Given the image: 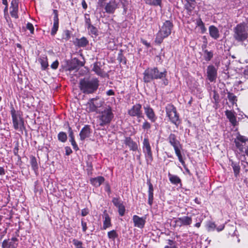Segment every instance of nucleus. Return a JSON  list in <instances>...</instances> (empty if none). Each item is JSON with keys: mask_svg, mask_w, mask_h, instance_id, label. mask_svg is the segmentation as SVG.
Wrapping results in <instances>:
<instances>
[{"mask_svg": "<svg viewBox=\"0 0 248 248\" xmlns=\"http://www.w3.org/2000/svg\"><path fill=\"white\" fill-rule=\"evenodd\" d=\"M101 63L100 62H96L93 64V71H94L97 75L103 77L104 72L101 68Z\"/></svg>", "mask_w": 248, "mask_h": 248, "instance_id": "27", "label": "nucleus"}, {"mask_svg": "<svg viewBox=\"0 0 248 248\" xmlns=\"http://www.w3.org/2000/svg\"><path fill=\"white\" fill-rule=\"evenodd\" d=\"M84 18H85V24L86 27L87 28V27H90V26L92 25L91 24V21L90 18V16L88 14H85L84 15Z\"/></svg>", "mask_w": 248, "mask_h": 248, "instance_id": "46", "label": "nucleus"}, {"mask_svg": "<svg viewBox=\"0 0 248 248\" xmlns=\"http://www.w3.org/2000/svg\"><path fill=\"white\" fill-rule=\"evenodd\" d=\"M145 3L151 6H161L162 0H144Z\"/></svg>", "mask_w": 248, "mask_h": 248, "instance_id": "33", "label": "nucleus"}, {"mask_svg": "<svg viewBox=\"0 0 248 248\" xmlns=\"http://www.w3.org/2000/svg\"><path fill=\"white\" fill-rule=\"evenodd\" d=\"M10 112L14 129L23 133V130L26 129L23 118L13 106L11 108Z\"/></svg>", "mask_w": 248, "mask_h": 248, "instance_id": "6", "label": "nucleus"}, {"mask_svg": "<svg viewBox=\"0 0 248 248\" xmlns=\"http://www.w3.org/2000/svg\"><path fill=\"white\" fill-rule=\"evenodd\" d=\"M207 74L208 79L210 82L215 81L217 78V70L214 66L209 65L207 69Z\"/></svg>", "mask_w": 248, "mask_h": 248, "instance_id": "11", "label": "nucleus"}, {"mask_svg": "<svg viewBox=\"0 0 248 248\" xmlns=\"http://www.w3.org/2000/svg\"><path fill=\"white\" fill-rule=\"evenodd\" d=\"M97 100V98H93L89 100L86 104V110L87 112H92L96 111L97 108L100 107L99 104L95 102Z\"/></svg>", "mask_w": 248, "mask_h": 248, "instance_id": "12", "label": "nucleus"}, {"mask_svg": "<svg viewBox=\"0 0 248 248\" xmlns=\"http://www.w3.org/2000/svg\"><path fill=\"white\" fill-rule=\"evenodd\" d=\"M168 176L170 182L174 185H178L180 184L181 185V180L180 178L177 175H174L169 173Z\"/></svg>", "mask_w": 248, "mask_h": 248, "instance_id": "29", "label": "nucleus"}, {"mask_svg": "<svg viewBox=\"0 0 248 248\" xmlns=\"http://www.w3.org/2000/svg\"><path fill=\"white\" fill-rule=\"evenodd\" d=\"M207 227L208 230L209 231H210L213 230L215 228L216 225L214 222H208V223L207 224Z\"/></svg>", "mask_w": 248, "mask_h": 248, "instance_id": "51", "label": "nucleus"}, {"mask_svg": "<svg viewBox=\"0 0 248 248\" xmlns=\"http://www.w3.org/2000/svg\"><path fill=\"white\" fill-rule=\"evenodd\" d=\"M53 12L54 15L53 18L54 22L53 26L51 31V34L54 36L56 33L59 28V18L58 11L54 9L53 10Z\"/></svg>", "mask_w": 248, "mask_h": 248, "instance_id": "16", "label": "nucleus"}, {"mask_svg": "<svg viewBox=\"0 0 248 248\" xmlns=\"http://www.w3.org/2000/svg\"><path fill=\"white\" fill-rule=\"evenodd\" d=\"M196 25L200 28L202 33H204L206 31L204 24L201 18H200L196 20Z\"/></svg>", "mask_w": 248, "mask_h": 248, "instance_id": "40", "label": "nucleus"}, {"mask_svg": "<svg viewBox=\"0 0 248 248\" xmlns=\"http://www.w3.org/2000/svg\"><path fill=\"white\" fill-rule=\"evenodd\" d=\"M213 98H214V99L215 100V102L216 103H218V100H219V94L215 90L213 91Z\"/></svg>", "mask_w": 248, "mask_h": 248, "instance_id": "53", "label": "nucleus"}, {"mask_svg": "<svg viewBox=\"0 0 248 248\" xmlns=\"http://www.w3.org/2000/svg\"><path fill=\"white\" fill-rule=\"evenodd\" d=\"M39 61L40 62L42 69L45 70L48 66L47 59L46 57H42L39 59Z\"/></svg>", "mask_w": 248, "mask_h": 248, "instance_id": "38", "label": "nucleus"}, {"mask_svg": "<svg viewBox=\"0 0 248 248\" xmlns=\"http://www.w3.org/2000/svg\"><path fill=\"white\" fill-rule=\"evenodd\" d=\"M196 6V2L194 0H186L185 4V8L187 11L189 15L191 14L192 11L194 9Z\"/></svg>", "mask_w": 248, "mask_h": 248, "instance_id": "23", "label": "nucleus"}, {"mask_svg": "<svg viewBox=\"0 0 248 248\" xmlns=\"http://www.w3.org/2000/svg\"><path fill=\"white\" fill-rule=\"evenodd\" d=\"M117 8V4L115 0H111L107 3L105 6L106 12L108 14H113Z\"/></svg>", "mask_w": 248, "mask_h": 248, "instance_id": "21", "label": "nucleus"}, {"mask_svg": "<svg viewBox=\"0 0 248 248\" xmlns=\"http://www.w3.org/2000/svg\"><path fill=\"white\" fill-rule=\"evenodd\" d=\"M204 52V58L206 61H209L213 57V54L212 51H208L207 49L203 50Z\"/></svg>", "mask_w": 248, "mask_h": 248, "instance_id": "41", "label": "nucleus"}, {"mask_svg": "<svg viewBox=\"0 0 248 248\" xmlns=\"http://www.w3.org/2000/svg\"><path fill=\"white\" fill-rule=\"evenodd\" d=\"M69 141L71 142L72 145L73 147V148L75 150H78V146L74 138L70 139Z\"/></svg>", "mask_w": 248, "mask_h": 248, "instance_id": "54", "label": "nucleus"}, {"mask_svg": "<svg viewBox=\"0 0 248 248\" xmlns=\"http://www.w3.org/2000/svg\"><path fill=\"white\" fill-rule=\"evenodd\" d=\"M230 161H231V165L233 169L234 175L236 177H237L239 174L240 170V167L239 165V162H235L232 160H230Z\"/></svg>", "mask_w": 248, "mask_h": 248, "instance_id": "30", "label": "nucleus"}, {"mask_svg": "<svg viewBox=\"0 0 248 248\" xmlns=\"http://www.w3.org/2000/svg\"><path fill=\"white\" fill-rule=\"evenodd\" d=\"M167 75V71L164 69L160 72L157 67L148 68L143 73V81L145 83L150 82L152 80L158 79H163Z\"/></svg>", "mask_w": 248, "mask_h": 248, "instance_id": "2", "label": "nucleus"}, {"mask_svg": "<svg viewBox=\"0 0 248 248\" xmlns=\"http://www.w3.org/2000/svg\"><path fill=\"white\" fill-rule=\"evenodd\" d=\"M128 114L132 117H137L138 118H143L141 111V105L140 104L134 105L128 111Z\"/></svg>", "mask_w": 248, "mask_h": 248, "instance_id": "10", "label": "nucleus"}, {"mask_svg": "<svg viewBox=\"0 0 248 248\" xmlns=\"http://www.w3.org/2000/svg\"><path fill=\"white\" fill-rule=\"evenodd\" d=\"M108 238L114 240L115 238L118 237V234L115 230H112L108 232Z\"/></svg>", "mask_w": 248, "mask_h": 248, "instance_id": "43", "label": "nucleus"}, {"mask_svg": "<svg viewBox=\"0 0 248 248\" xmlns=\"http://www.w3.org/2000/svg\"><path fill=\"white\" fill-rule=\"evenodd\" d=\"M145 219V217H140L137 215L133 216V221L134 224V226L139 228H143L146 222Z\"/></svg>", "mask_w": 248, "mask_h": 248, "instance_id": "18", "label": "nucleus"}, {"mask_svg": "<svg viewBox=\"0 0 248 248\" xmlns=\"http://www.w3.org/2000/svg\"><path fill=\"white\" fill-rule=\"evenodd\" d=\"M210 35L214 39H217L219 37V31L218 29L213 26H210L209 28Z\"/></svg>", "mask_w": 248, "mask_h": 248, "instance_id": "24", "label": "nucleus"}, {"mask_svg": "<svg viewBox=\"0 0 248 248\" xmlns=\"http://www.w3.org/2000/svg\"><path fill=\"white\" fill-rule=\"evenodd\" d=\"M70 37L71 34L70 31L68 30L65 31L62 35V39L67 41L70 38Z\"/></svg>", "mask_w": 248, "mask_h": 248, "instance_id": "48", "label": "nucleus"}, {"mask_svg": "<svg viewBox=\"0 0 248 248\" xmlns=\"http://www.w3.org/2000/svg\"><path fill=\"white\" fill-rule=\"evenodd\" d=\"M151 128V124L147 120H144L142 125V128L144 130L148 131Z\"/></svg>", "mask_w": 248, "mask_h": 248, "instance_id": "45", "label": "nucleus"}, {"mask_svg": "<svg viewBox=\"0 0 248 248\" xmlns=\"http://www.w3.org/2000/svg\"><path fill=\"white\" fill-rule=\"evenodd\" d=\"M182 164V165L183 166L184 168H185L186 171V172L187 173V174L191 176L192 174L190 171V170L188 169L187 168H186V164H185V161H184L183 159L182 158V162H180Z\"/></svg>", "mask_w": 248, "mask_h": 248, "instance_id": "55", "label": "nucleus"}, {"mask_svg": "<svg viewBox=\"0 0 248 248\" xmlns=\"http://www.w3.org/2000/svg\"><path fill=\"white\" fill-rule=\"evenodd\" d=\"M26 28L30 31L31 34L34 33V27L31 23L28 22L27 24Z\"/></svg>", "mask_w": 248, "mask_h": 248, "instance_id": "52", "label": "nucleus"}, {"mask_svg": "<svg viewBox=\"0 0 248 248\" xmlns=\"http://www.w3.org/2000/svg\"><path fill=\"white\" fill-rule=\"evenodd\" d=\"M113 117L114 114L110 106L106 107L103 110L99 112L97 117L98 125L104 127L109 125Z\"/></svg>", "mask_w": 248, "mask_h": 248, "instance_id": "5", "label": "nucleus"}, {"mask_svg": "<svg viewBox=\"0 0 248 248\" xmlns=\"http://www.w3.org/2000/svg\"><path fill=\"white\" fill-rule=\"evenodd\" d=\"M59 65V62L58 61H55L51 65V68L53 69H56Z\"/></svg>", "mask_w": 248, "mask_h": 248, "instance_id": "57", "label": "nucleus"}, {"mask_svg": "<svg viewBox=\"0 0 248 248\" xmlns=\"http://www.w3.org/2000/svg\"><path fill=\"white\" fill-rule=\"evenodd\" d=\"M81 4L82 6V7L84 9H86L87 8V4H86V2L85 0H82Z\"/></svg>", "mask_w": 248, "mask_h": 248, "instance_id": "63", "label": "nucleus"}, {"mask_svg": "<svg viewBox=\"0 0 248 248\" xmlns=\"http://www.w3.org/2000/svg\"><path fill=\"white\" fill-rule=\"evenodd\" d=\"M9 239H5L2 242L1 245L2 248H12L13 246H16V244L12 241L9 242Z\"/></svg>", "mask_w": 248, "mask_h": 248, "instance_id": "35", "label": "nucleus"}, {"mask_svg": "<svg viewBox=\"0 0 248 248\" xmlns=\"http://www.w3.org/2000/svg\"><path fill=\"white\" fill-rule=\"evenodd\" d=\"M99 86V80L96 78H83L79 83L80 91L85 94H91L95 93Z\"/></svg>", "mask_w": 248, "mask_h": 248, "instance_id": "1", "label": "nucleus"}, {"mask_svg": "<svg viewBox=\"0 0 248 248\" xmlns=\"http://www.w3.org/2000/svg\"><path fill=\"white\" fill-rule=\"evenodd\" d=\"M89 43V41L85 37H82L79 39H78L77 44L79 47H85Z\"/></svg>", "mask_w": 248, "mask_h": 248, "instance_id": "34", "label": "nucleus"}, {"mask_svg": "<svg viewBox=\"0 0 248 248\" xmlns=\"http://www.w3.org/2000/svg\"><path fill=\"white\" fill-rule=\"evenodd\" d=\"M225 115H226L227 118L229 120L233 126H235L237 124V120L235 116L234 113L230 110H226L225 111Z\"/></svg>", "mask_w": 248, "mask_h": 248, "instance_id": "25", "label": "nucleus"}, {"mask_svg": "<svg viewBox=\"0 0 248 248\" xmlns=\"http://www.w3.org/2000/svg\"><path fill=\"white\" fill-rule=\"evenodd\" d=\"M89 213V210L87 208H84L81 210V215L83 217L86 216Z\"/></svg>", "mask_w": 248, "mask_h": 248, "instance_id": "59", "label": "nucleus"}, {"mask_svg": "<svg viewBox=\"0 0 248 248\" xmlns=\"http://www.w3.org/2000/svg\"><path fill=\"white\" fill-rule=\"evenodd\" d=\"M104 181L105 179L102 176H98L90 179L91 183L95 187L99 186L104 182Z\"/></svg>", "mask_w": 248, "mask_h": 248, "instance_id": "26", "label": "nucleus"}, {"mask_svg": "<svg viewBox=\"0 0 248 248\" xmlns=\"http://www.w3.org/2000/svg\"><path fill=\"white\" fill-rule=\"evenodd\" d=\"M106 94L108 96L114 95L115 94V93L113 90L110 89L106 92Z\"/></svg>", "mask_w": 248, "mask_h": 248, "instance_id": "62", "label": "nucleus"}, {"mask_svg": "<svg viewBox=\"0 0 248 248\" xmlns=\"http://www.w3.org/2000/svg\"><path fill=\"white\" fill-rule=\"evenodd\" d=\"M124 143L129 147L130 150L135 151L138 150L137 144L130 137L125 138Z\"/></svg>", "mask_w": 248, "mask_h": 248, "instance_id": "22", "label": "nucleus"}, {"mask_svg": "<svg viewBox=\"0 0 248 248\" xmlns=\"http://www.w3.org/2000/svg\"><path fill=\"white\" fill-rule=\"evenodd\" d=\"M173 24L170 20H166L159 28V30L156 35L155 42L160 44L164 38L168 37L171 32Z\"/></svg>", "mask_w": 248, "mask_h": 248, "instance_id": "4", "label": "nucleus"}, {"mask_svg": "<svg viewBox=\"0 0 248 248\" xmlns=\"http://www.w3.org/2000/svg\"><path fill=\"white\" fill-rule=\"evenodd\" d=\"M92 132L90 126L89 125H85L81 129L79 133L80 139L81 140H84L86 138H89Z\"/></svg>", "mask_w": 248, "mask_h": 248, "instance_id": "17", "label": "nucleus"}, {"mask_svg": "<svg viewBox=\"0 0 248 248\" xmlns=\"http://www.w3.org/2000/svg\"><path fill=\"white\" fill-rule=\"evenodd\" d=\"M165 108L167 116L168 117L171 123L173 124L176 127H178L180 123V121L175 107L172 105L168 104Z\"/></svg>", "mask_w": 248, "mask_h": 248, "instance_id": "7", "label": "nucleus"}, {"mask_svg": "<svg viewBox=\"0 0 248 248\" xmlns=\"http://www.w3.org/2000/svg\"><path fill=\"white\" fill-rule=\"evenodd\" d=\"M72 242L76 248H83L82 247V242L81 241L74 239L73 240Z\"/></svg>", "mask_w": 248, "mask_h": 248, "instance_id": "47", "label": "nucleus"}, {"mask_svg": "<svg viewBox=\"0 0 248 248\" xmlns=\"http://www.w3.org/2000/svg\"><path fill=\"white\" fill-rule=\"evenodd\" d=\"M30 158V164L31 165V168L34 170V172L36 174L38 170V166L36 159L33 156H31Z\"/></svg>", "mask_w": 248, "mask_h": 248, "instance_id": "32", "label": "nucleus"}, {"mask_svg": "<svg viewBox=\"0 0 248 248\" xmlns=\"http://www.w3.org/2000/svg\"><path fill=\"white\" fill-rule=\"evenodd\" d=\"M233 38L239 43H243L248 39V26L246 23H239L233 28Z\"/></svg>", "mask_w": 248, "mask_h": 248, "instance_id": "3", "label": "nucleus"}, {"mask_svg": "<svg viewBox=\"0 0 248 248\" xmlns=\"http://www.w3.org/2000/svg\"><path fill=\"white\" fill-rule=\"evenodd\" d=\"M147 184L148 186V202L150 205H152L154 200V188L150 179L147 180Z\"/></svg>", "mask_w": 248, "mask_h": 248, "instance_id": "20", "label": "nucleus"}, {"mask_svg": "<svg viewBox=\"0 0 248 248\" xmlns=\"http://www.w3.org/2000/svg\"><path fill=\"white\" fill-rule=\"evenodd\" d=\"M87 28L89 31V32L90 34L94 35L95 36L98 35V30L95 27H94L93 25L90 26V27H87Z\"/></svg>", "mask_w": 248, "mask_h": 248, "instance_id": "42", "label": "nucleus"}, {"mask_svg": "<svg viewBox=\"0 0 248 248\" xmlns=\"http://www.w3.org/2000/svg\"><path fill=\"white\" fill-rule=\"evenodd\" d=\"M65 153H66L65 154L67 155H70L72 153V151L69 147H68V146L65 147Z\"/></svg>", "mask_w": 248, "mask_h": 248, "instance_id": "60", "label": "nucleus"}, {"mask_svg": "<svg viewBox=\"0 0 248 248\" xmlns=\"http://www.w3.org/2000/svg\"><path fill=\"white\" fill-rule=\"evenodd\" d=\"M10 9V13L11 16L15 18H18V0H12Z\"/></svg>", "mask_w": 248, "mask_h": 248, "instance_id": "14", "label": "nucleus"}, {"mask_svg": "<svg viewBox=\"0 0 248 248\" xmlns=\"http://www.w3.org/2000/svg\"><path fill=\"white\" fill-rule=\"evenodd\" d=\"M118 212H119L120 216H121L122 217L124 215V213H125V211L124 206L123 204L121 206H120V207H118Z\"/></svg>", "mask_w": 248, "mask_h": 248, "instance_id": "49", "label": "nucleus"}, {"mask_svg": "<svg viewBox=\"0 0 248 248\" xmlns=\"http://www.w3.org/2000/svg\"><path fill=\"white\" fill-rule=\"evenodd\" d=\"M227 94V97L229 101L233 105L236 104L237 101L236 96H235L233 93L230 92H228Z\"/></svg>", "mask_w": 248, "mask_h": 248, "instance_id": "36", "label": "nucleus"}, {"mask_svg": "<svg viewBox=\"0 0 248 248\" xmlns=\"http://www.w3.org/2000/svg\"><path fill=\"white\" fill-rule=\"evenodd\" d=\"M58 139L62 142H65L67 140V136L66 133L64 132H60L58 134Z\"/></svg>", "mask_w": 248, "mask_h": 248, "instance_id": "39", "label": "nucleus"}, {"mask_svg": "<svg viewBox=\"0 0 248 248\" xmlns=\"http://www.w3.org/2000/svg\"><path fill=\"white\" fill-rule=\"evenodd\" d=\"M168 141L169 143L173 147L175 151V153L178 158L180 162L182 161V155L181 154V149L182 148V146L180 141L177 139V136L173 133H170L168 139Z\"/></svg>", "mask_w": 248, "mask_h": 248, "instance_id": "8", "label": "nucleus"}, {"mask_svg": "<svg viewBox=\"0 0 248 248\" xmlns=\"http://www.w3.org/2000/svg\"><path fill=\"white\" fill-rule=\"evenodd\" d=\"M143 151L147 161H152L153 159L151 148L148 138H144L143 141Z\"/></svg>", "mask_w": 248, "mask_h": 248, "instance_id": "9", "label": "nucleus"}, {"mask_svg": "<svg viewBox=\"0 0 248 248\" xmlns=\"http://www.w3.org/2000/svg\"><path fill=\"white\" fill-rule=\"evenodd\" d=\"M104 220L103 221V229L106 230L107 228L111 226V219L108 214H105Z\"/></svg>", "mask_w": 248, "mask_h": 248, "instance_id": "31", "label": "nucleus"}, {"mask_svg": "<svg viewBox=\"0 0 248 248\" xmlns=\"http://www.w3.org/2000/svg\"><path fill=\"white\" fill-rule=\"evenodd\" d=\"M69 137L70 139L74 138V133L71 127H68Z\"/></svg>", "mask_w": 248, "mask_h": 248, "instance_id": "58", "label": "nucleus"}, {"mask_svg": "<svg viewBox=\"0 0 248 248\" xmlns=\"http://www.w3.org/2000/svg\"><path fill=\"white\" fill-rule=\"evenodd\" d=\"M112 202L117 208L123 205L122 202L120 200V198L114 197L112 199Z\"/></svg>", "mask_w": 248, "mask_h": 248, "instance_id": "44", "label": "nucleus"}, {"mask_svg": "<svg viewBox=\"0 0 248 248\" xmlns=\"http://www.w3.org/2000/svg\"><path fill=\"white\" fill-rule=\"evenodd\" d=\"M179 220L181 222V224L183 226L190 225L192 223V218L188 216H184L183 217H179Z\"/></svg>", "mask_w": 248, "mask_h": 248, "instance_id": "28", "label": "nucleus"}, {"mask_svg": "<svg viewBox=\"0 0 248 248\" xmlns=\"http://www.w3.org/2000/svg\"><path fill=\"white\" fill-rule=\"evenodd\" d=\"M105 191L108 193V195H109L110 194V193H111L110 187L108 184H106V185L105 186Z\"/></svg>", "mask_w": 248, "mask_h": 248, "instance_id": "61", "label": "nucleus"}, {"mask_svg": "<svg viewBox=\"0 0 248 248\" xmlns=\"http://www.w3.org/2000/svg\"><path fill=\"white\" fill-rule=\"evenodd\" d=\"M168 244L169 245L170 248H177L176 243L173 240H168Z\"/></svg>", "mask_w": 248, "mask_h": 248, "instance_id": "50", "label": "nucleus"}, {"mask_svg": "<svg viewBox=\"0 0 248 248\" xmlns=\"http://www.w3.org/2000/svg\"><path fill=\"white\" fill-rule=\"evenodd\" d=\"M84 65V63L78 59L74 58L69 65V70H78L79 67Z\"/></svg>", "mask_w": 248, "mask_h": 248, "instance_id": "19", "label": "nucleus"}, {"mask_svg": "<svg viewBox=\"0 0 248 248\" xmlns=\"http://www.w3.org/2000/svg\"><path fill=\"white\" fill-rule=\"evenodd\" d=\"M81 226L83 232H85L87 229V223L83 219L81 220Z\"/></svg>", "mask_w": 248, "mask_h": 248, "instance_id": "56", "label": "nucleus"}, {"mask_svg": "<svg viewBox=\"0 0 248 248\" xmlns=\"http://www.w3.org/2000/svg\"><path fill=\"white\" fill-rule=\"evenodd\" d=\"M117 60L120 63H123L124 64H126V59L124 56L123 54V50L122 49L120 50V52L118 53Z\"/></svg>", "mask_w": 248, "mask_h": 248, "instance_id": "37", "label": "nucleus"}, {"mask_svg": "<svg viewBox=\"0 0 248 248\" xmlns=\"http://www.w3.org/2000/svg\"><path fill=\"white\" fill-rule=\"evenodd\" d=\"M244 75L246 77L248 78V65L246 66V68L244 71Z\"/></svg>", "mask_w": 248, "mask_h": 248, "instance_id": "64", "label": "nucleus"}, {"mask_svg": "<svg viewBox=\"0 0 248 248\" xmlns=\"http://www.w3.org/2000/svg\"><path fill=\"white\" fill-rule=\"evenodd\" d=\"M143 108L145 114L149 120H150L152 122H155L157 118L153 108L149 105L144 106Z\"/></svg>", "mask_w": 248, "mask_h": 248, "instance_id": "15", "label": "nucleus"}, {"mask_svg": "<svg viewBox=\"0 0 248 248\" xmlns=\"http://www.w3.org/2000/svg\"><path fill=\"white\" fill-rule=\"evenodd\" d=\"M248 140V139L243 136L239 135L234 140V143L236 147L241 152L243 151V147L246 142Z\"/></svg>", "mask_w": 248, "mask_h": 248, "instance_id": "13", "label": "nucleus"}]
</instances>
